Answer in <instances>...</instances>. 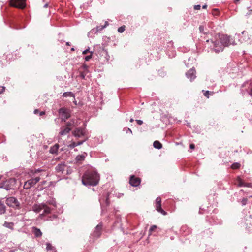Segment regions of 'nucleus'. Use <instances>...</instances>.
<instances>
[{"instance_id": "0e129e2a", "label": "nucleus", "mask_w": 252, "mask_h": 252, "mask_svg": "<svg viewBox=\"0 0 252 252\" xmlns=\"http://www.w3.org/2000/svg\"><path fill=\"white\" fill-rule=\"evenodd\" d=\"M71 51H74V48H72L71 49Z\"/></svg>"}, {"instance_id": "e2e57ef3", "label": "nucleus", "mask_w": 252, "mask_h": 252, "mask_svg": "<svg viewBox=\"0 0 252 252\" xmlns=\"http://www.w3.org/2000/svg\"><path fill=\"white\" fill-rule=\"evenodd\" d=\"M66 45H69V42H68L66 43Z\"/></svg>"}, {"instance_id": "4468645a", "label": "nucleus", "mask_w": 252, "mask_h": 252, "mask_svg": "<svg viewBox=\"0 0 252 252\" xmlns=\"http://www.w3.org/2000/svg\"><path fill=\"white\" fill-rule=\"evenodd\" d=\"M129 183L132 186L137 187L140 183V179L134 175H131L129 179Z\"/></svg>"}, {"instance_id": "4d7b16f0", "label": "nucleus", "mask_w": 252, "mask_h": 252, "mask_svg": "<svg viewBox=\"0 0 252 252\" xmlns=\"http://www.w3.org/2000/svg\"><path fill=\"white\" fill-rule=\"evenodd\" d=\"M203 8L205 9L207 7V5H204L203 6H202Z\"/></svg>"}, {"instance_id": "a211bd4d", "label": "nucleus", "mask_w": 252, "mask_h": 252, "mask_svg": "<svg viewBox=\"0 0 252 252\" xmlns=\"http://www.w3.org/2000/svg\"><path fill=\"white\" fill-rule=\"evenodd\" d=\"M180 231L184 235H188L192 232V230L186 225L182 226Z\"/></svg>"}, {"instance_id": "423d86ee", "label": "nucleus", "mask_w": 252, "mask_h": 252, "mask_svg": "<svg viewBox=\"0 0 252 252\" xmlns=\"http://www.w3.org/2000/svg\"><path fill=\"white\" fill-rule=\"evenodd\" d=\"M67 169L68 166L64 162L58 164L55 167L56 173L59 175H62L63 177L68 174Z\"/></svg>"}, {"instance_id": "a19ab883", "label": "nucleus", "mask_w": 252, "mask_h": 252, "mask_svg": "<svg viewBox=\"0 0 252 252\" xmlns=\"http://www.w3.org/2000/svg\"><path fill=\"white\" fill-rule=\"evenodd\" d=\"M201 6L200 5H195L194 6V9L195 10H199L200 9Z\"/></svg>"}, {"instance_id": "680f3d73", "label": "nucleus", "mask_w": 252, "mask_h": 252, "mask_svg": "<svg viewBox=\"0 0 252 252\" xmlns=\"http://www.w3.org/2000/svg\"><path fill=\"white\" fill-rule=\"evenodd\" d=\"M240 0H234V2H238Z\"/></svg>"}, {"instance_id": "f3484780", "label": "nucleus", "mask_w": 252, "mask_h": 252, "mask_svg": "<svg viewBox=\"0 0 252 252\" xmlns=\"http://www.w3.org/2000/svg\"><path fill=\"white\" fill-rule=\"evenodd\" d=\"M70 130L71 129L69 127L65 126H62L60 128L59 134L61 136L66 135L69 133Z\"/></svg>"}, {"instance_id": "4c0bfd02", "label": "nucleus", "mask_w": 252, "mask_h": 252, "mask_svg": "<svg viewBox=\"0 0 252 252\" xmlns=\"http://www.w3.org/2000/svg\"><path fill=\"white\" fill-rule=\"evenodd\" d=\"M156 228H157V226L156 225H152V226H151V227L149 229V233H150V234H151L152 232Z\"/></svg>"}, {"instance_id": "ddd939ff", "label": "nucleus", "mask_w": 252, "mask_h": 252, "mask_svg": "<svg viewBox=\"0 0 252 252\" xmlns=\"http://www.w3.org/2000/svg\"><path fill=\"white\" fill-rule=\"evenodd\" d=\"M59 113L63 121H65L70 117V114L67 109L64 108H61L59 109Z\"/></svg>"}, {"instance_id": "473e14b6", "label": "nucleus", "mask_w": 252, "mask_h": 252, "mask_svg": "<svg viewBox=\"0 0 252 252\" xmlns=\"http://www.w3.org/2000/svg\"><path fill=\"white\" fill-rule=\"evenodd\" d=\"M125 26H121L120 27H119L118 29V32L120 33H122L124 32V31L125 30Z\"/></svg>"}, {"instance_id": "393cba45", "label": "nucleus", "mask_w": 252, "mask_h": 252, "mask_svg": "<svg viewBox=\"0 0 252 252\" xmlns=\"http://www.w3.org/2000/svg\"><path fill=\"white\" fill-rule=\"evenodd\" d=\"M6 211V206L0 200V215L4 214Z\"/></svg>"}, {"instance_id": "bf43d9fd", "label": "nucleus", "mask_w": 252, "mask_h": 252, "mask_svg": "<svg viewBox=\"0 0 252 252\" xmlns=\"http://www.w3.org/2000/svg\"><path fill=\"white\" fill-rule=\"evenodd\" d=\"M128 132H130L131 133H132V131L130 129L128 128Z\"/></svg>"}, {"instance_id": "f03ea898", "label": "nucleus", "mask_w": 252, "mask_h": 252, "mask_svg": "<svg viewBox=\"0 0 252 252\" xmlns=\"http://www.w3.org/2000/svg\"><path fill=\"white\" fill-rule=\"evenodd\" d=\"M206 42L209 44H210V43L211 44L210 45L211 49L216 53H219L223 50L222 45L220 42V40L218 35H215V36L212 39L206 40Z\"/></svg>"}, {"instance_id": "39448f33", "label": "nucleus", "mask_w": 252, "mask_h": 252, "mask_svg": "<svg viewBox=\"0 0 252 252\" xmlns=\"http://www.w3.org/2000/svg\"><path fill=\"white\" fill-rule=\"evenodd\" d=\"M52 209H51L50 207L47 206V205L46 203H43L38 204H34L32 206V210L34 212L38 213L40 212L42 210H43V213L46 214L50 213L51 212Z\"/></svg>"}, {"instance_id": "ea45409f", "label": "nucleus", "mask_w": 252, "mask_h": 252, "mask_svg": "<svg viewBox=\"0 0 252 252\" xmlns=\"http://www.w3.org/2000/svg\"><path fill=\"white\" fill-rule=\"evenodd\" d=\"M247 201H248L247 199L243 198L242 200V205H245L247 204Z\"/></svg>"}, {"instance_id": "a18cd8bd", "label": "nucleus", "mask_w": 252, "mask_h": 252, "mask_svg": "<svg viewBox=\"0 0 252 252\" xmlns=\"http://www.w3.org/2000/svg\"><path fill=\"white\" fill-rule=\"evenodd\" d=\"M89 51V49L85 50L84 51H83L82 54L83 55H85V54H87Z\"/></svg>"}, {"instance_id": "69168bd1", "label": "nucleus", "mask_w": 252, "mask_h": 252, "mask_svg": "<svg viewBox=\"0 0 252 252\" xmlns=\"http://www.w3.org/2000/svg\"><path fill=\"white\" fill-rule=\"evenodd\" d=\"M84 67L85 68H87V66H86V65H85V66H84Z\"/></svg>"}, {"instance_id": "a878e982", "label": "nucleus", "mask_w": 252, "mask_h": 252, "mask_svg": "<svg viewBox=\"0 0 252 252\" xmlns=\"http://www.w3.org/2000/svg\"><path fill=\"white\" fill-rule=\"evenodd\" d=\"M46 245L47 251H50L51 252H56L55 248L50 243H47Z\"/></svg>"}, {"instance_id": "c85d7f7f", "label": "nucleus", "mask_w": 252, "mask_h": 252, "mask_svg": "<svg viewBox=\"0 0 252 252\" xmlns=\"http://www.w3.org/2000/svg\"><path fill=\"white\" fill-rule=\"evenodd\" d=\"M240 167V164L238 162H235L231 165V168L233 169H239Z\"/></svg>"}, {"instance_id": "f8f14e48", "label": "nucleus", "mask_w": 252, "mask_h": 252, "mask_svg": "<svg viewBox=\"0 0 252 252\" xmlns=\"http://www.w3.org/2000/svg\"><path fill=\"white\" fill-rule=\"evenodd\" d=\"M102 228V224L100 223L95 228L94 231L91 234V236L94 239H97L99 238L101 234V230Z\"/></svg>"}, {"instance_id": "1a4fd4ad", "label": "nucleus", "mask_w": 252, "mask_h": 252, "mask_svg": "<svg viewBox=\"0 0 252 252\" xmlns=\"http://www.w3.org/2000/svg\"><path fill=\"white\" fill-rule=\"evenodd\" d=\"M10 5L11 6L23 9L25 7V0H10Z\"/></svg>"}, {"instance_id": "37998d69", "label": "nucleus", "mask_w": 252, "mask_h": 252, "mask_svg": "<svg viewBox=\"0 0 252 252\" xmlns=\"http://www.w3.org/2000/svg\"><path fill=\"white\" fill-rule=\"evenodd\" d=\"M80 76L82 79H85V74L83 72H81L80 74Z\"/></svg>"}, {"instance_id": "49530a36", "label": "nucleus", "mask_w": 252, "mask_h": 252, "mask_svg": "<svg viewBox=\"0 0 252 252\" xmlns=\"http://www.w3.org/2000/svg\"><path fill=\"white\" fill-rule=\"evenodd\" d=\"M189 148L191 149H194L195 148V146L193 144H191L190 145Z\"/></svg>"}, {"instance_id": "c9c22d12", "label": "nucleus", "mask_w": 252, "mask_h": 252, "mask_svg": "<svg viewBox=\"0 0 252 252\" xmlns=\"http://www.w3.org/2000/svg\"><path fill=\"white\" fill-rule=\"evenodd\" d=\"M88 137H87L84 140H81L80 141H78V142H76L77 146L82 144L84 142H85L88 139Z\"/></svg>"}, {"instance_id": "7c9ffc66", "label": "nucleus", "mask_w": 252, "mask_h": 252, "mask_svg": "<svg viewBox=\"0 0 252 252\" xmlns=\"http://www.w3.org/2000/svg\"><path fill=\"white\" fill-rule=\"evenodd\" d=\"M202 91L204 92V96H206L208 98H209V95H210V93H211L212 94H213V92H211L209 91H204V90H203Z\"/></svg>"}, {"instance_id": "e433bc0d", "label": "nucleus", "mask_w": 252, "mask_h": 252, "mask_svg": "<svg viewBox=\"0 0 252 252\" xmlns=\"http://www.w3.org/2000/svg\"><path fill=\"white\" fill-rule=\"evenodd\" d=\"M77 146L76 142H73L70 144H69L68 147L71 149L74 148V147Z\"/></svg>"}, {"instance_id": "13d9d810", "label": "nucleus", "mask_w": 252, "mask_h": 252, "mask_svg": "<svg viewBox=\"0 0 252 252\" xmlns=\"http://www.w3.org/2000/svg\"><path fill=\"white\" fill-rule=\"evenodd\" d=\"M128 132H130L131 133H132V131L130 129L128 128Z\"/></svg>"}, {"instance_id": "58836bf2", "label": "nucleus", "mask_w": 252, "mask_h": 252, "mask_svg": "<svg viewBox=\"0 0 252 252\" xmlns=\"http://www.w3.org/2000/svg\"><path fill=\"white\" fill-rule=\"evenodd\" d=\"M243 187L252 188V184L251 183H246L244 182V185Z\"/></svg>"}, {"instance_id": "f704fd0d", "label": "nucleus", "mask_w": 252, "mask_h": 252, "mask_svg": "<svg viewBox=\"0 0 252 252\" xmlns=\"http://www.w3.org/2000/svg\"><path fill=\"white\" fill-rule=\"evenodd\" d=\"M90 55H88V56H87L85 57L84 59H85V61H88L90 60V59L92 58V54H93V52L90 51Z\"/></svg>"}, {"instance_id": "cd10ccee", "label": "nucleus", "mask_w": 252, "mask_h": 252, "mask_svg": "<svg viewBox=\"0 0 252 252\" xmlns=\"http://www.w3.org/2000/svg\"><path fill=\"white\" fill-rule=\"evenodd\" d=\"M236 184L239 187H243L244 185V182L238 177L237 179Z\"/></svg>"}, {"instance_id": "052dcab7", "label": "nucleus", "mask_w": 252, "mask_h": 252, "mask_svg": "<svg viewBox=\"0 0 252 252\" xmlns=\"http://www.w3.org/2000/svg\"><path fill=\"white\" fill-rule=\"evenodd\" d=\"M133 121H134V120H133V119H132V118H131V119H130V122H133Z\"/></svg>"}, {"instance_id": "9b49d317", "label": "nucleus", "mask_w": 252, "mask_h": 252, "mask_svg": "<svg viewBox=\"0 0 252 252\" xmlns=\"http://www.w3.org/2000/svg\"><path fill=\"white\" fill-rule=\"evenodd\" d=\"M155 207L156 210L162 215H166L167 214V213L161 208V198L160 197H157L156 199Z\"/></svg>"}, {"instance_id": "5701e85b", "label": "nucleus", "mask_w": 252, "mask_h": 252, "mask_svg": "<svg viewBox=\"0 0 252 252\" xmlns=\"http://www.w3.org/2000/svg\"><path fill=\"white\" fill-rule=\"evenodd\" d=\"M14 225V224L13 222H7L5 221L4 223L3 224V226L6 228H8L9 229H10L11 230H13L14 228L13 226Z\"/></svg>"}, {"instance_id": "6e6552de", "label": "nucleus", "mask_w": 252, "mask_h": 252, "mask_svg": "<svg viewBox=\"0 0 252 252\" xmlns=\"http://www.w3.org/2000/svg\"><path fill=\"white\" fill-rule=\"evenodd\" d=\"M40 180V177H36L32 178L25 182L24 185V188L25 189H29L31 187L34 186L37 182Z\"/></svg>"}, {"instance_id": "603ef678", "label": "nucleus", "mask_w": 252, "mask_h": 252, "mask_svg": "<svg viewBox=\"0 0 252 252\" xmlns=\"http://www.w3.org/2000/svg\"><path fill=\"white\" fill-rule=\"evenodd\" d=\"M106 201L107 205H108L109 204V202L108 201V197L106 198Z\"/></svg>"}, {"instance_id": "bb28decb", "label": "nucleus", "mask_w": 252, "mask_h": 252, "mask_svg": "<svg viewBox=\"0 0 252 252\" xmlns=\"http://www.w3.org/2000/svg\"><path fill=\"white\" fill-rule=\"evenodd\" d=\"M63 97H73L74 98H75L74 94L71 92H64L63 94Z\"/></svg>"}, {"instance_id": "4be33fe9", "label": "nucleus", "mask_w": 252, "mask_h": 252, "mask_svg": "<svg viewBox=\"0 0 252 252\" xmlns=\"http://www.w3.org/2000/svg\"><path fill=\"white\" fill-rule=\"evenodd\" d=\"M59 148V144H56L50 148L49 152L51 154H57Z\"/></svg>"}, {"instance_id": "9d476101", "label": "nucleus", "mask_w": 252, "mask_h": 252, "mask_svg": "<svg viewBox=\"0 0 252 252\" xmlns=\"http://www.w3.org/2000/svg\"><path fill=\"white\" fill-rule=\"evenodd\" d=\"M86 129L85 128L78 127L72 132L73 135L76 138H79L86 135Z\"/></svg>"}, {"instance_id": "09e8293b", "label": "nucleus", "mask_w": 252, "mask_h": 252, "mask_svg": "<svg viewBox=\"0 0 252 252\" xmlns=\"http://www.w3.org/2000/svg\"><path fill=\"white\" fill-rule=\"evenodd\" d=\"M249 94L252 97V88L250 89Z\"/></svg>"}, {"instance_id": "2f4dec72", "label": "nucleus", "mask_w": 252, "mask_h": 252, "mask_svg": "<svg viewBox=\"0 0 252 252\" xmlns=\"http://www.w3.org/2000/svg\"><path fill=\"white\" fill-rule=\"evenodd\" d=\"M74 126V120H71L70 121H69L66 123L65 126H67L69 127V126Z\"/></svg>"}, {"instance_id": "f257e3e1", "label": "nucleus", "mask_w": 252, "mask_h": 252, "mask_svg": "<svg viewBox=\"0 0 252 252\" xmlns=\"http://www.w3.org/2000/svg\"><path fill=\"white\" fill-rule=\"evenodd\" d=\"M100 176L97 172L94 169L87 170L83 174L82 183L85 186H96L99 181Z\"/></svg>"}, {"instance_id": "20e7f679", "label": "nucleus", "mask_w": 252, "mask_h": 252, "mask_svg": "<svg viewBox=\"0 0 252 252\" xmlns=\"http://www.w3.org/2000/svg\"><path fill=\"white\" fill-rule=\"evenodd\" d=\"M15 184L16 180L13 178H10L0 182V188H3L6 190H9L14 189Z\"/></svg>"}, {"instance_id": "2eb2a0df", "label": "nucleus", "mask_w": 252, "mask_h": 252, "mask_svg": "<svg viewBox=\"0 0 252 252\" xmlns=\"http://www.w3.org/2000/svg\"><path fill=\"white\" fill-rule=\"evenodd\" d=\"M196 71L193 67L189 69L186 74L187 77L190 81L194 80L196 78Z\"/></svg>"}, {"instance_id": "dca6fc26", "label": "nucleus", "mask_w": 252, "mask_h": 252, "mask_svg": "<svg viewBox=\"0 0 252 252\" xmlns=\"http://www.w3.org/2000/svg\"><path fill=\"white\" fill-rule=\"evenodd\" d=\"M87 156L88 154L87 153L83 152L81 154L77 155L75 158V160L76 163L81 164L83 161H84Z\"/></svg>"}, {"instance_id": "c03bdc74", "label": "nucleus", "mask_w": 252, "mask_h": 252, "mask_svg": "<svg viewBox=\"0 0 252 252\" xmlns=\"http://www.w3.org/2000/svg\"><path fill=\"white\" fill-rule=\"evenodd\" d=\"M4 90H5V87H3V86L0 87V94H1L2 92H3Z\"/></svg>"}, {"instance_id": "6e6d98bb", "label": "nucleus", "mask_w": 252, "mask_h": 252, "mask_svg": "<svg viewBox=\"0 0 252 252\" xmlns=\"http://www.w3.org/2000/svg\"><path fill=\"white\" fill-rule=\"evenodd\" d=\"M15 252V251L13 250H10L8 252Z\"/></svg>"}, {"instance_id": "de8ad7c7", "label": "nucleus", "mask_w": 252, "mask_h": 252, "mask_svg": "<svg viewBox=\"0 0 252 252\" xmlns=\"http://www.w3.org/2000/svg\"><path fill=\"white\" fill-rule=\"evenodd\" d=\"M242 34L243 35H246L247 34V35L248 36V34H247V32H246L245 31H243L242 32Z\"/></svg>"}, {"instance_id": "864d4df0", "label": "nucleus", "mask_w": 252, "mask_h": 252, "mask_svg": "<svg viewBox=\"0 0 252 252\" xmlns=\"http://www.w3.org/2000/svg\"><path fill=\"white\" fill-rule=\"evenodd\" d=\"M48 3H46L44 5V8H47L48 7Z\"/></svg>"}, {"instance_id": "c756f323", "label": "nucleus", "mask_w": 252, "mask_h": 252, "mask_svg": "<svg viewBox=\"0 0 252 252\" xmlns=\"http://www.w3.org/2000/svg\"><path fill=\"white\" fill-rule=\"evenodd\" d=\"M42 171H43V170H42V169H41L40 168L36 169V170H32L30 172V174L34 175V174H35L36 173L40 172H41Z\"/></svg>"}, {"instance_id": "5fc2aeb1", "label": "nucleus", "mask_w": 252, "mask_h": 252, "mask_svg": "<svg viewBox=\"0 0 252 252\" xmlns=\"http://www.w3.org/2000/svg\"><path fill=\"white\" fill-rule=\"evenodd\" d=\"M120 220V219L118 218L115 223H118Z\"/></svg>"}, {"instance_id": "412c9836", "label": "nucleus", "mask_w": 252, "mask_h": 252, "mask_svg": "<svg viewBox=\"0 0 252 252\" xmlns=\"http://www.w3.org/2000/svg\"><path fill=\"white\" fill-rule=\"evenodd\" d=\"M46 204L47 205L48 204L53 206L52 207H50L51 209H52L51 211L54 210L56 207V202L54 198L50 199L48 200Z\"/></svg>"}, {"instance_id": "79ce46f5", "label": "nucleus", "mask_w": 252, "mask_h": 252, "mask_svg": "<svg viewBox=\"0 0 252 252\" xmlns=\"http://www.w3.org/2000/svg\"><path fill=\"white\" fill-rule=\"evenodd\" d=\"M136 121L139 125H141L143 124V121L141 120H136Z\"/></svg>"}, {"instance_id": "3c124183", "label": "nucleus", "mask_w": 252, "mask_h": 252, "mask_svg": "<svg viewBox=\"0 0 252 252\" xmlns=\"http://www.w3.org/2000/svg\"><path fill=\"white\" fill-rule=\"evenodd\" d=\"M38 112H39V111H38V109H35V110H34V113L35 114H37V113H38Z\"/></svg>"}, {"instance_id": "8fccbe9b", "label": "nucleus", "mask_w": 252, "mask_h": 252, "mask_svg": "<svg viewBox=\"0 0 252 252\" xmlns=\"http://www.w3.org/2000/svg\"><path fill=\"white\" fill-rule=\"evenodd\" d=\"M44 114H45V112H44V111H41V112H40V113H39L40 116H42Z\"/></svg>"}, {"instance_id": "0eeeda50", "label": "nucleus", "mask_w": 252, "mask_h": 252, "mask_svg": "<svg viewBox=\"0 0 252 252\" xmlns=\"http://www.w3.org/2000/svg\"><path fill=\"white\" fill-rule=\"evenodd\" d=\"M6 204L9 207L15 209L19 210L21 208V204L18 199L14 197H9L6 199Z\"/></svg>"}, {"instance_id": "72a5a7b5", "label": "nucleus", "mask_w": 252, "mask_h": 252, "mask_svg": "<svg viewBox=\"0 0 252 252\" xmlns=\"http://www.w3.org/2000/svg\"><path fill=\"white\" fill-rule=\"evenodd\" d=\"M199 30L200 32L206 34L207 32L204 31V26L203 25H200L199 27Z\"/></svg>"}, {"instance_id": "7ed1b4c3", "label": "nucleus", "mask_w": 252, "mask_h": 252, "mask_svg": "<svg viewBox=\"0 0 252 252\" xmlns=\"http://www.w3.org/2000/svg\"><path fill=\"white\" fill-rule=\"evenodd\" d=\"M218 35L223 49L225 47L229 46L230 45H234L236 44L234 40L230 36L225 34H219Z\"/></svg>"}, {"instance_id": "b1692460", "label": "nucleus", "mask_w": 252, "mask_h": 252, "mask_svg": "<svg viewBox=\"0 0 252 252\" xmlns=\"http://www.w3.org/2000/svg\"><path fill=\"white\" fill-rule=\"evenodd\" d=\"M153 146L157 149H160L162 147V144L158 141H155L153 143Z\"/></svg>"}, {"instance_id": "aec40b11", "label": "nucleus", "mask_w": 252, "mask_h": 252, "mask_svg": "<svg viewBox=\"0 0 252 252\" xmlns=\"http://www.w3.org/2000/svg\"><path fill=\"white\" fill-rule=\"evenodd\" d=\"M32 232L36 237H40L42 235V233L41 230L34 226L32 227Z\"/></svg>"}, {"instance_id": "6ab92c4d", "label": "nucleus", "mask_w": 252, "mask_h": 252, "mask_svg": "<svg viewBox=\"0 0 252 252\" xmlns=\"http://www.w3.org/2000/svg\"><path fill=\"white\" fill-rule=\"evenodd\" d=\"M108 22L107 21L105 22V24L103 26H97L95 29H93L92 30L93 32H94L95 33H97L98 32H100L103 29H104L105 27H106L108 25Z\"/></svg>"}]
</instances>
